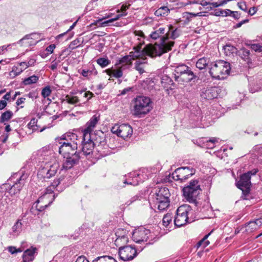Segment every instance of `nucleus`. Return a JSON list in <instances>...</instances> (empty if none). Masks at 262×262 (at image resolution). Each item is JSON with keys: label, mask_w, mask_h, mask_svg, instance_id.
Instances as JSON below:
<instances>
[{"label": "nucleus", "mask_w": 262, "mask_h": 262, "mask_svg": "<svg viewBox=\"0 0 262 262\" xmlns=\"http://www.w3.org/2000/svg\"><path fill=\"white\" fill-rule=\"evenodd\" d=\"M208 63V60L207 58L203 57L199 59L196 63V67L200 70L204 69Z\"/></svg>", "instance_id": "obj_38"}, {"label": "nucleus", "mask_w": 262, "mask_h": 262, "mask_svg": "<svg viewBox=\"0 0 262 262\" xmlns=\"http://www.w3.org/2000/svg\"><path fill=\"white\" fill-rule=\"evenodd\" d=\"M37 158L40 162L45 163H51L55 160L52 150L47 147H43L37 151Z\"/></svg>", "instance_id": "obj_20"}, {"label": "nucleus", "mask_w": 262, "mask_h": 262, "mask_svg": "<svg viewBox=\"0 0 262 262\" xmlns=\"http://www.w3.org/2000/svg\"><path fill=\"white\" fill-rule=\"evenodd\" d=\"M261 46L259 44H253L251 46V49L255 51H261Z\"/></svg>", "instance_id": "obj_60"}, {"label": "nucleus", "mask_w": 262, "mask_h": 262, "mask_svg": "<svg viewBox=\"0 0 262 262\" xmlns=\"http://www.w3.org/2000/svg\"><path fill=\"white\" fill-rule=\"evenodd\" d=\"M78 42V41L77 40H74L73 41H72L69 46V48L74 49L76 48V47H78V46L77 45V43Z\"/></svg>", "instance_id": "obj_63"}, {"label": "nucleus", "mask_w": 262, "mask_h": 262, "mask_svg": "<svg viewBox=\"0 0 262 262\" xmlns=\"http://www.w3.org/2000/svg\"><path fill=\"white\" fill-rule=\"evenodd\" d=\"M230 69L228 62L220 60L211 63L209 72L212 78L221 80L229 74Z\"/></svg>", "instance_id": "obj_4"}, {"label": "nucleus", "mask_w": 262, "mask_h": 262, "mask_svg": "<svg viewBox=\"0 0 262 262\" xmlns=\"http://www.w3.org/2000/svg\"><path fill=\"white\" fill-rule=\"evenodd\" d=\"M164 36L160 39V44H155L150 46L149 49L154 50V54L158 56L170 51L174 44V40L180 36L181 34V30L171 25L167 26Z\"/></svg>", "instance_id": "obj_1"}, {"label": "nucleus", "mask_w": 262, "mask_h": 262, "mask_svg": "<svg viewBox=\"0 0 262 262\" xmlns=\"http://www.w3.org/2000/svg\"><path fill=\"white\" fill-rule=\"evenodd\" d=\"M195 170L193 168L182 167L177 168L172 173V178L175 181H180L183 182L187 180L190 177L193 176Z\"/></svg>", "instance_id": "obj_12"}, {"label": "nucleus", "mask_w": 262, "mask_h": 262, "mask_svg": "<svg viewBox=\"0 0 262 262\" xmlns=\"http://www.w3.org/2000/svg\"><path fill=\"white\" fill-rule=\"evenodd\" d=\"M223 90L219 86H209L201 90L200 97L202 101L212 100L222 95Z\"/></svg>", "instance_id": "obj_10"}, {"label": "nucleus", "mask_w": 262, "mask_h": 262, "mask_svg": "<svg viewBox=\"0 0 262 262\" xmlns=\"http://www.w3.org/2000/svg\"><path fill=\"white\" fill-rule=\"evenodd\" d=\"M55 47L56 46L54 44H51L48 46L46 49V51L48 52V54H52L53 52Z\"/></svg>", "instance_id": "obj_56"}, {"label": "nucleus", "mask_w": 262, "mask_h": 262, "mask_svg": "<svg viewBox=\"0 0 262 262\" xmlns=\"http://www.w3.org/2000/svg\"><path fill=\"white\" fill-rule=\"evenodd\" d=\"M195 3L196 4H200L204 7L210 5V2H207L206 0L196 1Z\"/></svg>", "instance_id": "obj_61"}, {"label": "nucleus", "mask_w": 262, "mask_h": 262, "mask_svg": "<svg viewBox=\"0 0 262 262\" xmlns=\"http://www.w3.org/2000/svg\"><path fill=\"white\" fill-rule=\"evenodd\" d=\"M152 236L150 230L142 226L135 229L132 235L133 241L137 243L147 242Z\"/></svg>", "instance_id": "obj_17"}, {"label": "nucleus", "mask_w": 262, "mask_h": 262, "mask_svg": "<svg viewBox=\"0 0 262 262\" xmlns=\"http://www.w3.org/2000/svg\"><path fill=\"white\" fill-rule=\"evenodd\" d=\"M37 249L35 247H31L26 250L22 256V262H32L35 258V254H37Z\"/></svg>", "instance_id": "obj_24"}, {"label": "nucleus", "mask_w": 262, "mask_h": 262, "mask_svg": "<svg viewBox=\"0 0 262 262\" xmlns=\"http://www.w3.org/2000/svg\"><path fill=\"white\" fill-rule=\"evenodd\" d=\"M99 120V117L94 115L90 120L86 123L85 128L83 130L82 134H91V132L95 127Z\"/></svg>", "instance_id": "obj_25"}, {"label": "nucleus", "mask_w": 262, "mask_h": 262, "mask_svg": "<svg viewBox=\"0 0 262 262\" xmlns=\"http://www.w3.org/2000/svg\"><path fill=\"white\" fill-rule=\"evenodd\" d=\"M242 55L241 57L242 58L244 59L245 60L248 59L250 55V51L246 49H243L242 50Z\"/></svg>", "instance_id": "obj_49"}, {"label": "nucleus", "mask_w": 262, "mask_h": 262, "mask_svg": "<svg viewBox=\"0 0 262 262\" xmlns=\"http://www.w3.org/2000/svg\"><path fill=\"white\" fill-rule=\"evenodd\" d=\"M224 50L227 56H230L236 52V49L232 46L226 45L224 47Z\"/></svg>", "instance_id": "obj_42"}, {"label": "nucleus", "mask_w": 262, "mask_h": 262, "mask_svg": "<svg viewBox=\"0 0 262 262\" xmlns=\"http://www.w3.org/2000/svg\"><path fill=\"white\" fill-rule=\"evenodd\" d=\"M11 46L9 44L7 46H3L0 47V55L3 54L6 51H8V49Z\"/></svg>", "instance_id": "obj_58"}, {"label": "nucleus", "mask_w": 262, "mask_h": 262, "mask_svg": "<svg viewBox=\"0 0 262 262\" xmlns=\"http://www.w3.org/2000/svg\"><path fill=\"white\" fill-rule=\"evenodd\" d=\"M75 262H89V261L83 256L78 257Z\"/></svg>", "instance_id": "obj_64"}, {"label": "nucleus", "mask_w": 262, "mask_h": 262, "mask_svg": "<svg viewBox=\"0 0 262 262\" xmlns=\"http://www.w3.org/2000/svg\"><path fill=\"white\" fill-rule=\"evenodd\" d=\"M79 99L77 96L67 95L63 99V101L71 104H75L79 102Z\"/></svg>", "instance_id": "obj_40"}, {"label": "nucleus", "mask_w": 262, "mask_h": 262, "mask_svg": "<svg viewBox=\"0 0 262 262\" xmlns=\"http://www.w3.org/2000/svg\"><path fill=\"white\" fill-rule=\"evenodd\" d=\"M210 234H211V232L206 234V235L204 236V237L201 240H200L199 242H198L196 245V247L197 248H199V247H200L202 246L203 247L204 242L208 238V236L210 235Z\"/></svg>", "instance_id": "obj_51"}, {"label": "nucleus", "mask_w": 262, "mask_h": 262, "mask_svg": "<svg viewBox=\"0 0 262 262\" xmlns=\"http://www.w3.org/2000/svg\"><path fill=\"white\" fill-rule=\"evenodd\" d=\"M166 28L162 26H158L154 28V30L151 32L149 36L151 38L156 40L161 37L162 38L166 33Z\"/></svg>", "instance_id": "obj_27"}, {"label": "nucleus", "mask_w": 262, "mask_h": 262, "mask_svg": "<svg viewBox=\"0 0 262 262\" xmlns=\"http://www.w3.org/2000/svg\"><path fill=\"white\" fill-rule=\"evenodd\" d=\"M37 119H36L35 118H32L30 120L29 123L28 124V128L32 129L33 130H36L37 129Z\"/></svg>", "instance_id": "obj_44"}, {"label": "nucleus", "mask_w": 262, "mask_h": 262, "mask_svg": "<svg viewBox=\"0 0 262 262\" xmlns=\"http://www.w3.org/2000/svg\"><path fill=\"white\" fill-rule=\"evenodd\" d=\"M66 136V138L68 139V141H69V142H76L77 143V145L81 142V139L82 136H79L75 133H68L66 135H64L62 136V138H64Z\"/></svg>", "instance_id": "obj_29"}, {"label": "nucleus", "mask_w": 262, "mask_h": 262, "mask_svg": "<svg viewBox=\"0 0 262 262\" xmlns=\"http://www.w3.org/2000/svg\"><path fill=\"white\" fill-rule=\"evenodd\" d=\"M19 177L16 181L11 186L9 185L8 193L11 196L15 195L20 192V190L26 183V180L27 178V175L21 172V173H15L13 177Z\"/></svg>", "instance_id": "obj_15"}, {"label": "nucleus", "mask_w": 262, "mask_h": 262, "mask_svg": "<svg viewBox=\"0 0 262 262\" xmlns=\"http://www.w3.org/2000/svg\"><path fill=\"white\" fill-rule=\"evenodd\" d=\"M130 5H122L120 8V9L116 10L117 13H120V11H126L130 7Z\"/></svg>", "instance_id": "obj_59"}, {"label": "nucleus", "mask_w": 262, "mask_h": 262, "mask_svg": "<svg viewBox=\"0 0 262 262\" xmlns=\"http://www.w3.org/2000/svg\"><path fill=\"white\" fill-rule=\"evenodd\" d=\"M121 17H122L121 14H118L114 18L110 19H108V20H107L106 21L102 22L101 23V26H103V27L106 26L107 25V24H108L109 23H112V22H113L114 21H116V20L119 19Z\"/></svg>", "instance_id": "obj_46"}, {"label": "nucleus", "mask_w": 262, "mask_h": 262, "mask_svg": "<svg viewBox=\"0 0 262 262\" xmlns=\"http://www.w3.org/2000/svg\"><path fill=\"white\" fill-rule=\"evenodd\" d=\"M36 36H37V35L35 33H33V34H29V35H26L23 38L20 39L18 41V43H21L23 42V41L24 40H30V41H28L27 42L29 45H36L39 41V40H32L34 39V38Z\"/></svg>", "instance_id": "obj_32"}, {"label": "nucleus", "mask_w": 262, "mask_h": 262, "mask_svg": "<svg viewBox=\"0 0 262 262\" xmlns=\"http://www.w3.org/2000/svg\"><path fill=\"white\" fill-rule=\"evenodd\" d=\"M258 171V169L255 168L243 173L241 176L239 180L236 183V186L247 193H248L251 186V178L254 176Z\"/></svg>", "instance_id": "obj_9"}, {"label": "nucleus", "mask_w": 262, "mask_h": 262, "mask_svg": "<svg viewBox=\"0 0 262 262\" xmlns=\"http://www.w3.org/2000/svg\"><path fill=\"white\" fill-rule=\"evenodd\" d=\"M172 216L170 213L165 214L163 218V224L165 227L168 226L170 222H171Z\"/></svg>", "instance_id": "obj_43"}, {"label": "nucleus", "mask_w": 262, "mask_h": 262, "mask_svg": "<svg viewBox=\"0 0 262 262\" xmlns=\"http://www.w3.org/2000/svg\"><path fill=\"white\" fill-rule=\"evenodd\" d=\"M147 62L146 58L139 59L135 63V69L138 71V72L142 74L145 72V68L147 66Z\"/></svg>", "instance_id": "obj_28"}, {"label": "nucleus", "mask_w": 262, "mask_h": 262, "mask_svg": "<svg viewBox=\"0 0 262 262\" xmlns=\"http://www.w3.org/2000/svg\"><path fill=\"white\" fill-rule=\"evenodd\" d=\"M8 251L11 254H15L18 252H21L22 250L20 248L17 249L15 247L9 246L8 247Z\"/></svg>", "instance_id": "obj_50"}, {"label": "nucleus", "mask_w": 262, "mask_h": 262, "mask_svg": "<svg viewBox=\"0 0 262 262\" xmlns=\"http://www.w3.org/2000/svg\"><path fill=\"white\" fill-rule=\"evenodd\" d=\"M26 66L25 62H21L13 66L9 73V76L12 78H15L27 69Z\"/></svg>", "instance_id": "obj_26"}, {"label": "nucleus", "mask_w": 262, "mask_h": 262, "mask_svg": "<svg viewBox=\"0 0 262 262\" xmlns=\"http://www.w3.org/2000/svg\"><path fill=\"white\" fill-rule=\"evenodd\" d=\"M145 170V169H143L139 172L130 173L129 178L124 181V183L133 186L138 185L139 183L143 182L148 178L147 174H144Z\"/></svg>", "instance_id": "obj_19"}, {"label": "nucleus", "mask_w": 262, "mask_h": 262, "mask_svg": "<svg viewBox=\"0 0 262 262\" xmlns=\"http://www.w3.org/2000/svg\"><path fill=\"white\" fill-rule=\"evenodd\" d=\"M61 140V141L60 142L61 145L59 147L58 152L62 157L80 155V152L77 151V143L76 142H69L66 137L62 138Z\"/></svg>", "instance_id": "obj_7"}, {"label": "nucleus", "mask_w": 262, "mask_h": 262, "mask_svg": "<svg viewBox=\"0 0 262 262\" xmlns=\"http://www.w3.org/2000/svg\"><path fill=\"white\" fill-rule=\"evenodd\" d=\"M247 230H249L250 231L256 230L257 229V226L255 225V223L254 221L249 222L247 225H246Z\"/></svg>", "instance_id": "obj_48"}, {"label": "nucleus", "mask_w": 262, "mask_h": 262, "mask_svg": "<svg viewBox=\"0 0 262 262\" xmlns=\"http://www.w3.org/2000/svg\"><path fill=\"white\" fill-rule=\"evenodd\" d=\"M59 167V163L55 160L52 161L51 163L49 162L40 168L38 172V174L43 178L50 179L55 176Z\"/></svg>", "instance_id": "obj_11"}, {"label": "nucleus", "mask_w": 262, "mask_h": 262, "mask_svg": "<svg viewBox=\"0 0 262 262\" xmlns=\"http://www.w3.org/2000/svg\"><path fill=\"white\" fill-rule=\"evenodd\" d=\"M105 72L108 76L116 78H121L123 76L122 70L121 68L117 70L107 69Z\"/></svg>", "instance_id": "obj_30"}, {"label": "nucleus", "mask_w": 262, "mask_h": 262, "mask_svg": "<svg viewBox=\"0 0 262 262\" xmlns=\"http://www.w3.org/2000/svg\"><path fill=\"white\" fill-rule=\"evenodd\" d=\"M170 192L166 187H161L156 190L155 194L149 199V203L152 204L155 207L159 210L163 211L169 206Z\"/></svg>", "instance_id": "obj_2"}, {"label": "nucleus", "mask_w": 262, "mask_h": 262, "mask_svg": "<svg viewBox=\"0 0 262 262\" xmlns=\"http://www.w3.org/2000/svg\"><path fill=\"white\" fill-rule=\"evenodd\" d=\"M9 184H3L0 186V192L4 195L6 194L7 192L9 191Z\"/></svg>", "instance_id": "obj_47"}, {"label": "nucleus", "mask_w": 262, "mask_h": 262, "mask_svg": "<svg viewBox=\"0 0 262 262\" xmlns=\"http://www.w3.org/2000/svg\"><path fill=\"white\" fill-rule=\"evenodd\" d=\"M161 82L163 87L167 88H170L174 84L173 80L167 75H162Z\"/></svg>", "instance_id": "obj_31"}, {"label": "nucleus", "mask_w": 262, "mask_h": 262, "mask_svg": "<svg viewBox=\"0 0 262 262\" xmlns=\"http://www.w3.org/2000/svg\"><path fill=\"white\" fill-rule=\"evenodd\" d=\"M77 23V21H75L73 25L72 26H70V28L64 33H61L59 35H58V36H57V37H56V38L57 39H59L60 38H61L62 36H63L66 34H67V33L69 31H70L71 30H72V29H74V28L75 27L76 24Z\"/></svg>", "instance_id": "obj_52"}, {"label": "nucleus", "mask_w": 262, "mask_h": 262, "mask_svg": "<svg viewBox=\"0 0 262 262\" xmlns=\"http://www.w3.org/2000/svg\"><path fill=\"white\" fill-rule=\"evenodd\" d=\"M96 62L102 68L107 67L111 63V61L107 57L99 58L97 59Z\"/></svg>", "instance_id": "obj_41"}, {"label": "nucleus", "mask_w": 262, "mask_h": 262, "mask_svg": "<svg viewBox=\"0 0 262 262\" xmlns=\"http://www.w3.org/2000/svg\"><path fill=\"white\" fill-rule=\"evenodd\" d=\"M64 178H63L62 177H61L60 178L56 179V180H55L53 183H52L51 184V185L49 187H48V190H49V188L50 189L49 190L50 191H53L52 190V188H57V190L59 191L60 190L59 188V185L60 184H61L62 183V182L63 181ZM64 183L63 182V184Z\"/></svg>", "instance_id": "obj_37"}, {"label": "nucleus", "mask_w": 262, "mask_h": 262, "mask_svg": "<svg viewBox=\"0 0 262 262\" xmlns=\"http://www.w3.org/2000/svg\"><path fill=\"white\" fill-rule=\"evenodd\" d=\"M117 238L115 241V244L117 247L124 246V245L128 242V237L126 235V230L124 229L118 230L116 232Z\"/></svg>", "instance_id": "obj_23"}, {"label": "nucleus", "mask_w": 262, "mask_h": 262, "mask_svg": "<svg viewBox=\"0 0 262 262\" xmlns=\"http://www.w3.org/2000/svg\"><path fill=\"white\" fill-rule=\"evenodd\" d=\"M150 46H153V45L149 44L146 45L144 48H142L141 45L134 47V52L132 51L129 53L128 56L129 58L132 57V59L135 58H142L145 55H148L151 57H156L158 55H155L154 50L149 49Z\"/></svg>", "instance_id": "obj_14"}, {"label": "nucleus", "mask_w": 262, "mask_h": 262, "mask_svg": "<svg viewBox=\"0 0 262 262\" xmlns=\"http://www.w3.org/2000/svg\"><path fill=\"white\" fill-rule=\"evenodd\" d=\"M134 115L141 117L151 111L152 108V101L148 97L138 96L133 101Z\"/></svg>", "instance_id": "obj_3"}, {"label": "nucleus", "mask_w": 262, "mask_h": 262, "mask_svg": "<svg viewBox=\"0 0 262 262\" xmlns=\"http://www.w3.org/2000/svg\"><path fill=\"white\" fill-rule=\"evenodd\" d=\"M92 262H117L113 257L110 256H102L97 257Z\"/></svg>", "instance_id": "obj_35"}, {"label": "nucleus", "mask_w": 262, "mask_h": 262, "mask_svg": "<svg viewBox=\"0 0 262 262\" xmlns=\"http://www.w3.org/2000/svg\"><path fill=\"white\" fill-rule=\"evenodd\" d=\"M21 220H18L12 227V232L15 235H18L22 230Z\"/></svg>", "instance_id": "obj_39"}, {"label": "nucleus", "mask_w": 262, "mask_h": 262, "mask_svg": "<svg viewBox=\"0 0 262 262\" xmlns=\"http://www.w3.org/2000/svg\"><path fill=\"white\" fill-rule=\"evenodd\" d=\"M170 10L167 7L162 6L157 9L154 13L155 15L157 16H162L167 15L169 12Z\"/></svg>", "instance_id": "obj_36"}, {"label": "nucleus", "mask_w": 262, "mask_h": 262, "mask_svg": "<svg viewBox=\"0 0 262 262\" xmlns=\"http://www.w3.org/2000/svg\"><path fill=\"white\" fill-rule=\"evenodd\" d=\"M92 134H82V151L83 154L85 155H90L93 153L94 147L97 145V140L92 138Z\"/></svg>", "instance_id": "obj_13"}, {"label": "nucleus", "mask_w": 262, "mask_h": 262, "mask_svg": "<svg viewBox=\"0 0 262 262\" xmlns=\"http://www.w3.org/2000/svg\"><path fill=\"white\" fill-rule=\"evenodd\" d=\"M238 7L242 10L247 12V7L245 2H239L237 4Z\"/></svg>", "instance_id": "obj_55"}, {"label": "nucleus", "mask_w": 262, "mask_h": 262, "mask_svg": "<svg viewBox=\"0 0 262 262\" xmlns=\"http://www.w3.org/2000/svg\"><path fill=\"white\" fill-rule=\"evenodd\" d=\"M39 80V77L36 75H32L29 77L25 78L23 81V83L25 85H30L36 83Z\"/></svg>", "instance_id": "obj_34"}, {"label": "nucleus", "mask_w": 262, "mask_h": 262, "mask_svg": "<svg viewBox=\"0 0 262 262\" xmlns=\"http://www.w3.org/2000/svg\"><path fill=\"white\" fill-rule=\"evenodd\" d=\"M173 74L175 81L181 84L189 82L196 78L191 69L185 64L176 66Z\"/></svg>", "instance_id": "obj_5"}, {"label": "nucleus", "mask_w": 262, "mask_h": 262, "mask_svg": "<svg viewBox=\"0 0 262 262\" xmlns=\"http://www.w3.org/2000/svg\"><path fill=\"white\" fill-rule=\"evenodd\" d=\"M131 58H129V56H125L123 57H122L119 60V63H128L129 62H130Z\"/></svg>", "instance_id": "obj_53"}, {"label": "nucleus", "mask_w": 262, "mask_h": 262, "mask_svg": "<svg viewBox=\"0 0 262 262\" xmlns=\"http://www.w3.org/2000/svg\"><path fill=\"white\" fill-rule=\"evenodd\" d=\"M192 209L189 205H183L180 206L176 211L174 220V225L177 227L186 225L188 223L189 212Z\"/></svg>", "instance_id": "obj_8"}, {"label": "nucleus", "mask_w": 262, "mask_h": 262, "mask_svg": "<svg viewBox=\"0 0 262 262\" xmlns=\"http://www.w3.org/2000/svg\"><path fill=\"white\" fill-rule=\"evenodd\" d=\"M60 62V60H56L55 59L53 60L52 63L51 65L50 66V68L52 70H55L57 69L58 63Z\"/></svg>", "instance_id": "obj_54"}, {"label": "nucleus", "mask_w": 262, "mask_h": 262, "mask_svg": "<svg viewBox=\"0 0 262 262\" xmlns=\"http://www.w3.org/2000/svg\"><path fill=\"white\" fill-rule=\"evenodd\" d=\"M118 254L121 259L124 261H129L137 256L138 252L135 247L125 246L119 248Z\"/></svg>", "instance_id": "obj_16"}, {"label": "nucleus", "mask_w": 262, "mask_h": 262, "mask_svg": "<svg viewBox=\"0 0 262 262\" xmlns=\"http://www.w3.org/2000/svg\"><path fill=\"white\" fill-rule=\"evenodd\" d=\"M225 4V2H221L220 3L216 2L210 3V5H212L213 8H216L220 6H222Z\"/></svg>", "instance_id": "obj_62"}, {"label": "nucleus", "mask_w": 262, "mask_h": 262, "mask_svg": "<svg viewBox=\"0 0 262 262\" xmlns=\"http://www.w3.org/2000/svg\"><path fill=\"white\" fill-rule=\"evenodd\" d=\"M63 161L61 171L72 168L77 164L80 158V155H74L69 157H63Z\"/></svg>", "instance_id": "obj_22"}, {"label": "nucleus", "mask_w": 262, "mask_h": 262, "mask_svg": "<svg viewBox=\"0 0 262 262\" xmlns=\"http://www.w3.org/2000/svg\"><path fill=\"white\" fill-rule=\"evenodd\" d=\"M111 132L116 134L118 137H120L125 139L130 136L133 134V129L132 127L127 124H122L121 125L116 124L111 128Z\"/></svg>", "instance_id": "obj_18"}, {"label": "nucleus", "mask_w": 262, "mask_h": 262, "mask_svg": "<svg viewBox=\"0 0 262 262\" xmlns=\"http://www.w3.org/2000/svg\"><path fill=\"white\" fill-rule=\"evenodd\" d=\"M139 199V196L138 195H135L133 197H132L129 200L127 201L125 203V204L127 206H129L130 204H132L133 203L135 202L136 201L138 200Z\"/></svg>", "instance_id": "obj_57"}, {"label": "nucleus", "mask_w": 262, "mask_h": 262, "mask_svg": "<svg viewBox=\"0 0 262 262\" xmlns=\"http://www.w3.org/2000/svg\"><path fill=\"white\" fill-rule=\"evenodd\" d=\"M52 196L49 193H46L40 196L35 203L37 210L42 211L49 206L52 202V201L50 200Z\"/></svg>", "instance_id": "obj_21"}, {"label": "nucleus", "mask_w": 262, "mask_h": 262, "mask_svg": "<svg viewBox=\"0 0 262 262\" xmlns=\"http://www.w3.org/2000/svg\"><path fill=\"white\" fill-rule=\"evenodd\" d=\"M51 90L49 86H47L45 87L41 91V95L42 96L45 98L49 96L51 94Z\"/></svg>", "instance_id": "obj_45"}, {"label": "nucleus", "mask_w": 262, "mask_h": 262, "mask_svg": "<svg viewBox=\"0 0 262 262\" xmlns=\"http://www.w3.org/2000/svg\"><path fill=\"white\" fill-rule=\"evenodd\" d=\"M13 114L12 111L9 110L2 113L0 118V122L6 125V122L8 121L13 116Z\"/></svg>", "instance_id": "obj_33"}, {"label": "nucleus", "mask_w": 262, "mask_h": 262, "mask_svg": "<svg viewBox=\"0 0 262 262\" xmlns=\"http://www.w3.org/2000/svg\"><path fill=\"white\" fill-rule=\"evenodd\" d=\"M199 181L197 180H191L189 185L183 188V193L185 199L190 203L197 206V199L201 191Z\"/></svg>", "instance_id": "obj_6"}]
</instances>
